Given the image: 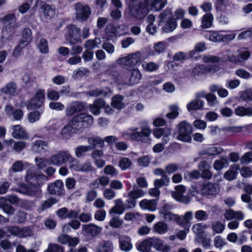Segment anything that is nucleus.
Returning <instances> with one entry per match:
<instances>
[{"mask_svg":"<svg viewBox=\"0 0 252 252\" xmlns=\"http://www.w3.org/2000/svg\"><path fill=\"white\" fill-rule=\"evenodd\" d=\"M3 24L2 38L9 39L15 33L17 26L16 17L14 13L7 14L0 19Z\"/></svg>","mask_w":252,"mask_h":252,"instance_id":"obj_1","label":"nucleus"},{"mask_svg":"<svg viewBox=\"0 0 252 252\" xmlns=\"http://www.w3.org/2000/svg\"><path fill=\"white\" fill-rule=\"evenodd\" d=\"M148 13V8L145 0H131L129 14L132 17L142 19Z\"/></svg>","mask_w":252,"mask_h":252,"instance_id":"obj_2","label":"nucleus"},{"mask_svg":"<svg viewBox=\"0 0 252 252\" xmlns=\"http://www.w3.org/2000/svg\"><path fill=\"white\" fill-rule=\"evenodd\" d=\"M192 126L190 124L183 121L176 126V130L174 133V136L177 135L176 138L185 142H189L191 140V134Z\"/></svg>","mask_w":252,"mask_h":252,"instance_id":"obj_3","label":"nucleus"},{"mask_svg":"<svg viewBox=\"0 0 252 252\" xmlns=\"http://www.w3.org/2000/svg\"><path fill=\"white\" fill-rule=\"evenodd\" d=\"M69 122L75 130H79L91 126L94 122V118L91 115L80 113L75 116Z\"/></svg>","mask_w":252,"mask_h":252,"instance_id":"obj_4","label":"nucleus"},{"mask_svg":"<svg viewBox=\"0 0 252 252\" xmlns=\"http://www.w3.org/2000/svg\"><path fill=\"white\" fill-rule=\"evenodd\" d=\"M137 129V128L129 129L126 134L130 135L132 140L150 144L151 141L149 137L151 133L150 129L148 127H143L140 132H136Z\"/></svg>","mask_w":252,"mask_h":252,"instance_id":"obj_5","label":"nucleus"},{"mask_svg":"<svg viewBox=\"0 0 252 252\" xmlns=\"http://www.w3.org/2000/svg\"><path fill=\"white\" fill-rule=\"evenodd\" d=\"M75 10V18L80 22H84L87 20L92 13L91 9L90 6L86 4L78 2L74 6Z\"/></svg>","mask_w":252,"mask_h":252,"instance_id":"obj_6","label":"nucleus"},{"mask_svg":"<svg viewBox=\"0 0 252 252\" xmlns=\"http://www.w3.org/2000/svg\"><path fill=\"white\" fill-rule=\"evenodd\" d=\"M71 156L68 151H61L51 157L49 164L60 166L68 162L70 158H71Z\"/></svg>","mask_w":252,"mask_h":252,"instance_id":"obj_7","label":"nucleus"},{"mask_svg":"<svg viewBox=\"0 0 252 252\" xmlns=\"http://www.w3.org/2000/svg\"><path fill=\"white\" fill-rule=\"evenodd\" d=\"M172 197L177 201L188 203L190 200L191 195H194L192 191L190 190H174L171 192Z\"/></svg>","mask_w":252,"mask_h":252,"instance_id":"obj_8","label":"nucleus"},{"mask_svg":"<svg viewBox=\"0 0 252 252\" xmlns=\"http://www.w3.org/2000/svg\"><path fill=\"white\" fill-rule=\"evenodd\" d=\"M69 162V168L75 171L89 172L93 170V167L89 163L81 164L79 161L71 156Z\"/></svg>","mask_w":252,"mask_h":252,"instance_id":"obj_9","label":"nucleus"},{"mask_svg":"<svg viewBox=\"0 0 252 252\" xmlns=\"http://www.w3.org/2000/svg\"><path fill=\"white\" fill-rule=\"evenodd\" d=\"M141 54L140 52L129 55L128 56L119 59L117 63L118 64L128 66L136 65L141 60Z\"/></svg>","mask_w":252,"mask_h":252,"instance_id":"obj_10","label":"nucleus"},{"mask_svg":"<svg viewBox=\"0 0 252 252\" xmlns=\"http://www.w3.org/2000/svg\"><path fill=\"white\" fill-rule=\"evenodd\" d=\"M68 33L67 40L71 44H75L81 40L80 29L74 25H70L68 27Z\"/></svg>","mask_w":252,"mask_h":252,"instance_id":"obj_11","label":"nucleus"},{"mask_svg":"<svg viewBox=\"0 0 252 252\" xmlns=\"http://www.w3.org/2000/svg\"><path fill=\"white\" fill-rule=\"evenodd\" d=\"M85 108L86 104L84 102L73 101L66 107L65 115L67 117H71L75 113L84 111Z\"/></svg>","mask_w":252,"mask_h":252,"instance_id":"obj_12","label":"nucleus"},{"mask_svg":"<svg viewBox=\"0 0 252 252\" xmlns=\"http://www.w3.org/2000/svg\"><path fill=\"white\" fill-rule=\"evenodd\" d=\"M45 97L44 93L42 91H38L34 97L31 98L27 104L29 109H35L39 108L42 104Z\"/></svg>","mask_w":252,"mask_h":252,"instance_id":"obj_13","label":"nucleus"},{"mask_svg":"<svg viewBox=\"0 0 252 252\" xmlns=\"http://www.w3.org/2000/svg\"><path fill=\"white\" fill-rule=\"evenodd\" d=\"M26 185L28 186L26 189L30 188H37L39 186V183L37 181V176L35 175L33 169H29L25 176Z\"/></svg>","mask_w":252,"mask_h":252,"instance_id":"obj_14","label":"nucleus"},{"mask_svg":"<svg viewBox=\"0 0 252 252\" xmlns=\"http://www.w3.org/2000/svg\"><path fill=\"white\" fill-rule=\"evenodd\" d=\"M7 230L11 235H16L20 238L30 236L32 234L31 229L28 227H23L20 229L17 226H9L7 227Z\"/></svg>","mask_w":252,"mask_h":252,"instance_id":"obj_15","label":"nucleus"},{"mask_svg":"<svg viewBox=\"0 0 252 252\" xmlns=\"http://www.w3.org/2000/svg\"><path fill=\"white\" fill-rule=\"evenodd\" d=\"M171 129L169 127L156 128L153 131L154 135L159 138L162 136L163 137V143L166 144L167 142V138L171 134Z\"/></svg>","mask_w":252,"mask_h":252,"instance_id":"obj_16","label":"nucleus"},{"mask_svg":"<svg viewBox=\"0 0 252 252\" xmlns=\"http://www.w3.org/2000/svg\"><path fill=\"white\" fill-rule=\"evenodd\" d=\"M113 245L110 241H102L95 248V252H113Z\"/></svg>","mask_w":252,"mask_h":252,"instance_id":"obj_17","label":"nucleus"},{"mask_svg":"<svg viewBox=\"0 0 252 252\" xmlns=\"http://www.w3.org/2000/svg\"><path fill=\"white\" fill-rule=\"evenodd\" d=\"M39 12L43 14L46 19H51L55 14V9L49 4L45 3L41 5L39 8Z\"/></svg>","mask_w":252,"mask_h":252,"instance_id":"obj_18","label":"nucleus"},{"mask_svg":"<svg viewBox=\"0 0 252 252\" xmlns=\"http://www.w3.org/2000/svg\"><path fill=\"white\" fill-rule=\"evenodd\" d=\"M13 131L12 136L16 139H27L28 135L24 128L20 125H15L13 127Z\"/></svg>","mask_w":252,"mask_h":252,"instance_id":"obj_19","label":"nucleus"},{"mask_svg":"<svg viewBox=\"0 0 252 252\" xmlns=\"http://www.w3.org/2000/svg\"><path fill=\"white\" fill-rule=\"evenodd\" d=\"M83 230L85 232L90 234L91 236H95L98 235L102 230V227L98 226L93 223L83 225Z\"/></svg>","mask_w":252,"mask_h":252,"instance_id":"obj_20","label":"nucleus"},{"mask_svg":"<svg viewBox=\"0 0 252 252\" xmlns=\"http://www.w3.org/2000/svg\"><path fill=\"white\" fill-rule=\"evenodd\" d=\"M223 215L227 220L235 219L240 220L244 219V215L241 211L235 212L232 210H228L225 212Z\"/></svg>","mask_w":252,"mask_h":252,"instance_id":"obj_21","label":"nucleus"},{"mask_svg":"<svg viewBox=\"0 0 252 252\" xmlns=\"http://www.w3.org/2000/svg\"><path fill=\"white\" fill-rule=\"evenodd\" d=\"M120 248L122 251L129 252L133 248L130 237L126 236L125 238H122L119 240Z\"/></svg>","mask_w":252,"mask_h":252,"instance_id":"obj_22","label":"nucleus"},{"mask_svg":"<svg viewBox=\"0 0 252 252\" xmlns=\"http://www.w3.org/2000/svg\"><path fill=\"white\" fill-rule=\"evenodd\" d=\"M238 170H239L238 165L233 164L230 166L229 170L224 173V177L228 181L234 180L236 178Z\"/></svg>","mask_w":252,"mask_h":252,"instance_id":"obj_23","label":"nucleus"},{"mask_svg":"<svg viewBox=\"0 0 252 252\" xmlns=\"http://www.w3.org/2000/svg\"><path fill=\"white\" fill-rule=\"evenodd\" d=\"M139 205L142 209H147L150 211L156 210L157 207L156 200L144 199L140 201Z\"/></svg>","mask_w":252,"mask_h":252,"instance_id":"obj_24","label":"nucleus"},{"mask_svg":"<svg viewBox=\"0 0 252 252\" xmlns=\"http://www.w3.org/2000/svg\"><path fill=\"white\" fill-rule=\"evenodd\" d=\"M124 97L120 94L114 96L112 98L111 105L113 108L117 109H121L125 107V103L123 102Z\"/></svg>","mask_w":252,"mask_h":252,"instance_id":"obj_25","label":"nucleus"},{"mask_svg":"<svg viewBox=\"0 0 252 252\" xmlns=\"http://www.w3.org/2000/svg\"><path fill=\"white\" fill-rule=\"evenodd\" d=\"M203 68V66H197L191 70H186L185 72V76L189 78H194L202 74Z\"/></svg>","mask_w":252,"mask_h":252,"instance_id":"obj_26","label":"nucleus"},{"mask_svg":"<svg viewBox=\"0 0 252 252\" xmlns=\"http://www.w3.org/2000/svg\"><path fill=\"white\" fill-rule=\"evenodd\" d=\"M234 112L236 115L241 117L252 116V108L250 107L238 106L235 109Z\"/></svg>","mask_w":252,"mask_h":252,"instance_id":"obj_27","label":"nucleus"},{"mask_svg":"<svg viewBox=\"0 0 252 252\" xmlns=\"http://www.w3.org/2000/svg\"><path fill=\"white\" fill-rule=\"evenodd\" d=\"M159 20L158 25L162 26L163 22L170 21L171 19H174L171 11L170 9H166L163 12L161 13L158 17Z\"/></svg>","mask_w":252,"mask_h":252,"instance_id":"obj_28","label":"nucleus"},{"mask_svg":"<svg viewBox=\"0 0 252 252\" xmlns=\"http://www.w3.org/2000/svg\"><path fill=\"white\" fill-rule=\"evenodd\" d=\"M75 129L68 122V124L64 126L61 131V134L63 138L68 139L75 132Z\"/></svg>","mask_w":252,"mask_h":252,"instance_id":"obj_29","label":"nucleus"},{"mask_svg":"<svg viewBox=\"0 0 252 252\" xmlns=\"http://www.w3.org/2000/svg\"><path fill=\"white\" fill-rule=\"evenodd\" d=\"M124 203L121 200L118 199L115 201V205L110 210L109 213L122 214L124 212Z\"/></svg>","mask_w":252,"mask_h":252,"instance_id":"obj_30","label":"nucleus"},{"mask_svg":"<svg viewBox=\"0 0 252 252\" xmlns=\"http://www.w3.org/2000/svg\"><path fill=\"white\" fill-rule=\"evenodd\" d=\"M152 246L151 238H150L141 242L137 246V249L142 252H147L149 251Z\"/></svg>","mask_w":252,"mask_h":252,"instance_id":"obj_31","label":"nucleus"},{"mask_svg":"<svg viewBox=\"0 0 252 252\" xmlns=\"http://www.w3.org/2000/svg\"><path fill=\"white\" fill-rule=\"evenodd\" d=\"M16 84L13 82H10L1 89V92L6 94H13L16 90Z\"/></svg>","mask_w":252,"mask_h":252,"instance_id":"obj_32","label":"nucleus"},{"mask_svg":"<svg viewBox=\"0 0 252 252\" xmlns=\"http://www.w3.org/2000/svg\"><path fill=\"white\" fill-rule=\"evenodd\" d=\"M162 26V31L164 32H171L176 27L175 20V19H171L170 21L163 22Z\"/></svg>","mask_w":252,"mask_h":252,"instance_id":"obj_33","label":"nucleus"},{"mask_svg":"<svg viewBox=\"0 0 252 252\" xmlns=\"http://www.w3.org/2000/svg\"><path fill=\"white\" fill-rule=\"evenodd\" d=\"M203 102L202 100L196 99L188 103L187 107L188 110L189 111H190L192 110L200 109L203 107Z\"/></svg>","mask_w":252,"mask_h":252,"instance_id":"obj_34","label":"nucleus"},{"mask_svg":"<svg viewBox=\"0 0 252 252\" xmlns=\"http://www.w3.org/2000/svg\"><path fill=\"white\" fill-rule=\"evenodd\" d=\"M88 142L91 147V150L95 149L97 145H99L101 147L103 146V141L99 137H89L88 139Z\"/></svg>","mask_w":252,"mask_h":252,"instance_id":"obj_35","label":"nucleus"},{"mask_svg":"<svg viewBox=\"0 0 252 252\" xmlns=\"http://www.w3.org/2000/svg\"><path fill=\"white\" fill-rule=\"evenodd\" d=\"M162 215L163 218L167 221H175L178 224L182 223V219L181 217L173 214L170 212L165 213Z\"/></svg>","mask_w":252,"mask_h":252,"instance_id":"obj_36","label":"nucleus"},{"mask_svg":"<svg viewBox=\"0 0 252 252\" xmlns=\"http://www.w3.org/2000/svg\"><path fill=\"white\" fill-rule=\"evenodd\" d=\"M154 230L159 234H164L168 230L167 225L163 221H159L156 223L154 227Z\"/></svg>","mask_w":252,"mask_h":252,"instance_id":"obj_37","label":"nucleus"},{"mask_svg":"<svg viewBox=\"0 0 252 252\" xmlns=\"http://www.w3.org/2000/svg\"><path fill=\"white\" fill-rule=\"evenodd\" d=\"M48 147V144L46 142L39 140L36 142L32 147V150L36 153L41 152L46 150Z\"/></svg>","mask_w":252,"mask_h":252,"instance_id":"obj_38","label":"nucleus"},{"mask_svg":"<svg viewBox=\"0 0 252 252\" xmlns=\"http://www.w3.org/2000/svg\"><path fill=\"white\" fill-rule=\"evenodd\" d=\"M149 3L151 9L156 11L161 9L165 4V1L163 0H150Z\"/></svg>","mask_w":252,"mask_h":252,"instance_id":"obj_39","label":"nucleus"},{"mask_svg":"<svg viewBox=\"0 0 252 252\" xmlns=\"http://www.w3.org/2000/svg\"><path fill=\"white\" fill-rule=\"evenodd\" d=\"M213 16L211 14H206L203 17L201 27L206 29L212 26Z\"/></svg>","mask_w":252,"mask_h":252,"instance_id":"obj_40","label":"nucleus"},{"mask_svg":"<svg viewBox=\"0 0 252 252\" xmlns=\"http://www.w3.org/2000/svg\"><path fill=\"white\" fill-rule=\"evenodd\" d=\"M208 226L203 223H198L193 225L192 230L196 235L200 236L203 233L204 230Z\"/></svg>","mask_w":252,"mask_h":252,"instance_id":"obj_41","label":"nucleus"},{"mask_svg":"<svg viewBox=\"0 0 252 252\" xmlns=\"http://www.w3.org/2000/svg\"><path fill=\"white\" fill-rule=\"evenodd\" d=\"M200 172L195 170L191 172L186 171L184 174L185 179L187 181L191 180L192 179H197L200 177Z\"/></svg>","mask_w":252,"mask_h":252,"instance_id":"obj_42","label":"nucleus"},{"mask_svg":"<svg viewBox=\"0 0 252 252\" xmlns=\"http://www.w3.org/2000/svg\"><path fill=\"white\" fill-rule=\"evenodd\" d=\"M91 150V147L90 146H80L75 149V155L77 158H80L84 156L86 152Z\"/></svg>","mask_w":252,"mask_h":252,"instance_id":"obj_43","label":"nucleus"},{"mask_svg":"<svg viewBox=\"0 0 252 252\" xmlns=\"http://www.w3.org/2000/svg\"><path fill=\"white\" fill-rule=\"evenodd\" d=\"M143 194L141 190H132L128 194L129 199H132L130 201L132 204L134 206L135 204L134 200L142 196Z\"/></svg>","mask_w":252,"mask_h":252,"instance_id":"obj_44","label":"nucleus"},{"mask_svg":"<svg viewBox=\"0 0 252 252\" xmlns=\"http://www.w3.org/2000/svg\"><path fill=\"white\" fill-rule=\"evenodd\" d=\"M182 220L181 221L182 223H179L180 225H187L188 227L190 226V221L192 220L193 218V214L191 212H187L185 213V215L181 217Z\"/></svg>","mask_w":252,"mask_h":252,"instance_id":"obj_45","label":"nucleus"},{"mask_svg":"<svg viewBox=\"0 0 252 252\" xmlns=\"http://www.w3.org/2000/svg\"><path fill=\"white\" fill-rule=\"evenodd\" d=\"M31 31L29 29H25L23 31V39L20 42H23L24 45H26L31 40Z\"/></svg>","mask_w":252,"mask_h":252,"instance_id":"obj_46","label":"nucleus"},{"mask_svg":"<svg viewBox=\"0 0 252 252\" xmlns=\"http://www.w3.org/2000/svg\"><path fill=\"white\" fill-rule=\"evenodd\" d=\"M221 32H224V31L211 32L209 36V40L214 42H221Z\"/></svg>","mask_w":252,"mask_h":252,"instance_id":"obj_47","label":"nucleus"},{"mask_svg":"<svg viewBox=\"0 0 252 252\" xmlns=\"http://www.w3.org/2000/svg\"><path fill=\"white\" fill-rule=\"evenodd\" d=\"M24 168V163L21 160L15 161L9 169V172H17L22 171Z\"/></svg>","mask_w":252,"mask_h":252,"instance_id":"obj_48","label":"nucleus"},{"mask_svg":"<svg viewBox=\"0 0 252 252\" xmlns=\"http://www.w3.org/2000/svg\"><path fill=\"white\" fill-rule=\"evenodd\" d=\"M212 229L217 233H221L224 229V225L220 221H216L212 223Z\"/></svg>","mask_w":252,"mask_h":252,"instance_id":"obj_49","label":"nucleus"},{"mask_svg":"<svg viewBox=\"0 0 252 252\" xmlns=\"http://www.w3.org/2000/svg\"><path fill=\"white\" fill-rule=\"evenodd\" d=\"M141 74L137 69H134L131 72V77L129 81L131 83H137L141 78Z\"/></svg>","mask_w":252,"mask_h":252,"instance_id":"obj_50","label":"nucleus"},{"mask_svg":"<svg viewBox=\"0 0 252 252\" xmlns=\"http://www.w3.org/2000/svg\"><path fill=\"white\" fill-rule=\"evenodd\" d=\"M228 2L225 0H217L216 8L218 11H225Z\"/></svg>","mask_w":252,"mask_h":252,"instance_id":"obj_51","label":"nucleus"},{"mask_svg":"<svg viewBox=\"0 0 252 252\" xmlns=\"http://www.w3.org/2000/svg\"><path fill=\"white\" fill-rule=\"evenodd\" d=\"M38 47L40 51L42 53H46L48 52L47 41L45 39L41 38L38 44Z\"/></svg>","mask_w":252,"mask_h":252,"instance_id":"obj_52","label":"nucleus"},{"mask_svg":"<svg viewBox=\"0 0 252 252\" xmlns=\"http://www.w3.org/2000/svg\"><path fill=\"white\" fill-rule=\"evenodd\" d=\"M143 67L146 70L149 71H154L157 70L159 67V65L154 62H150L143 64Z\"/></svg>","mask_w":252,"mask_h":252,"instance_id":"obj_53","label":"nucleus"},{"mask_svg":"<svg viewBox=\"0 0 252 252\" xmlns=\"http://www.w3.org/2000/svg\"><path fill=\"white\" fill-rule=\"evenodd\" d=\"M227 163L226 158H222L220 160H217L214 163V168L217 170H220L223 168L225 164Z\"/></svg>","mask_w":252,"mask_h":252,"instance_id":"obj_54","label":"nucleus"},{"mask_svg":"<svg viewBox=\"0 0 252 252\" xmlns=\"http://www.w3.org/2000/svg\"><path fill=\"white\" fill-rule=\"evenodd\" d=\"M169 179L168 177L162 178L161 179H157L154 182L155 188L157 189L161 188L168 184Z\"/></svg>","mask_w":252,"mask_h":252,"instance_id":"obj_55","label":"nucleus"},{"mask_svg":"<svg viewBox=\"0 0 252 252\" xmlns=\"http://www.w3.org/2000/svg\"><path fill=\"white\" fill-rule=\"evenodd\" d=\"M57 202L56 199L54 198H51L45 201L41 205V211H44L47 208L51 207L52 205L55 204Z\"/></svg>","mask_w":252,"mask_h":252,"instance_id":"obj_56","label":"nucleus"},{"mask_svg":"<svg viewBox=\"0 0 252 252\" xmlns=\"http://www.w3.org/2000/svg\"><path fill=\"white\" fill-rule=\"evenodd\" d=\"M170 112L166 114V117L169 119H174L178 116V108L176 105H172L170 107Z\"/></svg>","mask_w":252,"mask_h":252,"instance_id":"obj_57","label":"nucleus"},{"mask_svg":"<svg viewBox=\"0 0 252 252\" xmlns=\"http://www.w3.org/2000/svg\"><path fill=\"white\" fill-rule=\"evenodd\" d=\"M195 218L198 220H204L208 219V214L204 211L198 210L195 213Z\"/></svg>","mask_w":252,"mask_h":252,"instance_id":"obj_58","label":"nucleus"},{"mask_svg":"<svg viewBox=\"0 0 252 252\" xmlns=\"http://www.w3.org/2000/svg\"><path fill=\"white\" fill-rule=\"evenodd\" d=\"M88 69L85 68H79L73 72V77L75 79L82 77L89 73Z\"/></svg>","mask_w":252,"mask_h":252,"instance_id":"obj_59","label":"nucleus"},{"mask_svg":"<svg viewBox=\"0 0 252 252\" xmlns=\"http://www.w3.org/2000/svg\"><path fill=\"white\" fill-rule=\"evenodd\" d=\"M242 164L249 163L252 160V152L246 153L240 159Z\"/></svg>","mask_w":252,"mask_h":252,"instance_id":"obj_60","label":"nucleus"},{"mask_svg":"<svg viewBox=\"0 0 252 252\" xmlns=\"http://www.w3.org/2000/svg\"><path fill=\"white\" fill-rule=\"evenodd\" d=\"M40 113L38 111L31 112L28 115V120L31 123H34L39 119Z\"/></svg>","mask_w":252,"mask_h":252,"instance_id":"obj_61","label":"nucleus"},{"mask_svg":"<svg viewBox=\"0 0 252 252\" xmlns=\"http://www.w3.org/2000/svg\"><path fill=\"white\" fill-rule=\"evenodd\" d=\"M48 251L50 252H63V248L57 244H50L48 247Z\"/></svg>","mask_w":252,"mask_h":252,"instance_id":"obj_62","label":"nucleus"},{"mask_svg":"<svg viewBox=\"0 0 252 252\" xmlns=\"http://www.w3.org/2000/svg\"><path fill=\"white\" fill-rule=\"evenodd\" d=\"M179 169V166L176 163H171L167 165L165 167L166 174H171L177 171Z\"/></svg>","mask_w":252,"mask_h":252,"instance_id":"obj_63","label":"nucleus"},{"mask_svg":"<svg viewBox=\"0 0 252 252\" xmlns=\"http://www.w3.org/2000/svg\"><path fill=\"white\" fill-rule=\"evenodd\" d=\"M119 164L122 169L125 170L130 166L131 161L128 158H124L119 161Z\"/></svg>","mask_w":252,"mask_h":252,"instance_id":"obj_64","label":"nucleus"}]
</instances>
